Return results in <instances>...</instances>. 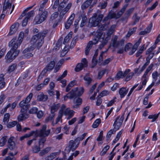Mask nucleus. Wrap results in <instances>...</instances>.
<instances>
[{"label": "nucleus", "mask_w": 160, "mask_h": 160, "mask_svg": "<svg viewBox=\"0 0 160 160\" xmlns=\"http://www.w3.org/2000/svg\"><path fill=\"white\" fill-rule=\"evenodd\" d=\"M46 73V72H45V71H44L43 70L39 76L37 80L38 81H39L41 79L43 78V77Z\"/></svg>", "instance_id": "69168bd1"}, {"label": "nucleus", "mask_w": 160, "mask_h": 160, "mask_svg": "<svg viewBox=\"0 0 160 160\" xmlns=\"http://www.w3.org/2000/svg\"><path fill=\"white\" fill-rule=\"evenodd\" d=\"M159 113L157 114L150 115L148 117L149 119H152V122H154L158 117Z\"/></svg>", "instance_id": "a18cd8bd"}, {"label": "nucleus", "mask_w": 160, "mask_h": 160, "mask_svg": "<svg viewBox=\"0 0 160 160\" xmlns=\"http://www.w3.org/2000/svg\"><path fill=\"white\" fill-rule=\"evenodd\" d=\"M21 113L18 116V119L19 121H21L27 118L28 117V114L27 113V110H21Z\"/></svg>", "instance_id": "9d476101"}, {"label": "nucleus", "mask_w": 160, "mask_h": 160, "mask_svg": "<svg viewBox=\"0 0 160 160\" xmlns=\"http://www.w3.org/2000/svg\"><path fill=\"white\" fill-rule=\"evenodd\" d=\"M82 102V99L79 98V97H75L73 100L74 105L72 106L73 108H78L79 105L81 104Z\"/></svg>", "instance_id": "9b49d317"}, {"label": "nucleus", "mask_w": 160, "mask_h": 160, "mask_svg": "<svg viewBox=\"0 0 160 160\" xmlns=\"http://www.w3.org/2000/svg\"><path fill=\"white\" fill-rule=\"evenodd\" d=\"M55 65V62L54 61H51L43 70L46 72L48 71L52 70L54 67Z\"/></svg>", "instance_id": "aec40b11"}, {"label": "nucleus", "mask_w": 160, "mask_h": 160, "mask_svg": "<svg viewBox=\"0 0 160 160\" xmlns=\"http://www.w3.org/2000/svg\"><path fill=\"white\" fill-rule=\"evenodd\" d=\"M109 148V146L108 145H107L106 146L104 147L102 151L100 153V154L101 156H103L105 154L107 150Z\"/></svg>", "instance_id": "de8ad7c7"}, {"label": "nucleus", "mask_w": 160, "mask_h": 160, "mask_svg": "<svg viewBox=\"0 0 160 160\" xmlns=\"http://www.w3.org/2000/svg\"><path fill=\"white\" fill-rule=\"evenodd\" d=\"M75 142L73 140H70L69 141L68 146L67 147L65 148V151L69 153L71 150L72 151H74L78 147L77 145H75Z\"/></svg>", "instance_id": "1a4fd4ad"}, {"label": "nucleus", "mask_w": 160, "mask_h": 160, "mask_svg": "<svg viewBox=\"0 0 160 160\" xmlns=\"http://www.w3.org/2000/svg\"><path fill=\"white\" fill-rule=\"evenodd\" d=\"M46 138L45 137H42L40 139L39 142V146H40L42 144V147L44 146V144L46 141Z\"/></svg>", "instance_id": "603ef678"}, {"label": "nucleus", "mask_w": 160, "mask_h": 160, "mask_svg": "<svg viewBox=\"0 0 160 160\" xmlns=\"http://www.w3.org/2000/svg\"><path fill=\"white\" fill-rule=\"evenodd\" d=\"M116 131L115 130L113 129H111L108 132L106 137V139L107 141L109 139L112 134L114 133Z\"/></svg>", "instance_id": "e433bc0d"}, {"label": "nucleus", "mask_w": 160, "mask_h": 160, "mask_svg": "<svg viewBox=\"0 0 160 160\" xmlns=\"http://www.w3.org/2000/svg\"><path fill=\"white\" fill-rule=\"evenodd\" d=\"M72 6V3H69L65 8L62 9L59 15L60 19L61 20L63 18L64 15L68 11Z\"/></svg>", "instance_id": "f8f14e48"}, {"label": "nucleus", "mask_w": 160, "mask_h": 160, "mask_svg": "<svg viewBox=\"0 0 160 160\" xmlns=\"http://www.w3.org/2000/svg\"><path fill=\"white\" fill-rule=\"evenodd\" d=\"M108 15V17H109V18L111 19L112 18H117L116 14L114 12H112L111 11L109 12Z\"/></svg>", "instance_id": "4d7b16f0"}, {"label": "nucleus", "mask_w": 160, "mask_h": 160, "mask_svg": "<svg viewBox=\"0 0 160 160\" xmlns=\"http://www.w3.org/2000/svg\"><path fill=\"white\" fill-rule=\"evenodd\" d=\"M137 28L136 27H135L131 29H129L126 35V37L128 38L131 35L135 32Z\"/></svg>", "instance_id": "ea45409f"}, {"label": "nucleus", "mask_w": 160, "mask_h": 160, "mask_svg": "<svg viewBox=\"0 0 160 160\" xmlns=\"http://www.w3.org/2000/svg\"><path fill=\"white\" fill-rule=\"evenodd\" d=\"M47 126L46 125H43L42 128L39 131L37 132H35V135L36 133L38 134V136L39 137H46L48 136L50 133V130L48 129L46 130Z\"/></svg>", "instance_id": "0eeeda50"}, {"label": "nucleus", "mask_w": 160, "mask_h": 160, "mask_svg": "<svg viewBox=\"0 0 160 160\" xmlns=\"http://www.w3.org/2000/svg\"><path fill=\"white\" fill-rule=\"evenodd\" d=\"M134 8H132L128 9L126 12L125 15L127 17H128L130 14L132 12Z\"/></svg>", "instance_id": "680f3d73"}, {"label": "nucleus", "mask_w": 160, "mask_h": 160, "mask_svg": "<svg viewBox=\"0 0 160 160\" xmlns=\"http://www.w3.org/2000/svg\"><path fill=\"white\" fill-rule=\"evenodd\" d=\"M119 117L117 118L113 125V126H114L113 129L116 131H117L119 129L122 123L121 122L118 120V121L119 119Z\"/></svg>", "instance_id": "a211bd4d"}, {"label": "nucleus", "mask_w": 160, "mask_h": 160, "mask_svg": "<svg viewBox=\"0 0 160 160\" xmlns=\"http://www.w3.org/2000/svg\"><path fill=\"white\" fill-rule=\"evenodd\" d=\"M104 23L101 25H99L98 26L99 29L100 30L103 31L105 30L108 26L109 23V22H108L107 23Z\"/></svg>", "instance_id": "f704fd0d"}, {"label": "nucleus", "mask_w": 160, "mask_h": 160, "mask_svg": "<svg viewBox=\"0 0 160 160\" xmlns=\"http://www.w3.org/2000/svg\"><path fill=\"white\" fill-rule=\"evenodd\" d=\"M67 74V70L65 71L60 76H59L58 78L57 79V81H60L63 78H64L66 77V76Z\"/></svg>", "instance_id": "bf43d9fd"}, {"label": "nucleus", "mask_w": 160, "mask_h": 160, "mask_svg": "<svg viewBox=\"0 0 160 160\" xmlns=\"http://www.w3.org/2000/svg\"><path fill=\"white\" fill-rule=\"evenodd\" d=\"M14 44L13 45H10V42L9 43L8 46L9 47H11V51H12V52L13 54V55H14V56L15 57H15L18 55V54L19 52V51L18 50H17V48L18 47H17L16 48H15L13 46L14 45Z\"/></svg>", "instance_id": "5701e85b"}, {"label": "nucleus", "mask_w": 160, "mask_h": 160, "mask_svg": "<svg viewBox=\"0 0 160 160\" xmlns=\"http://www.w3.org/2000/svg\"><path fill=\"white\" fill-rule=\"evenodd\" d=\"M93 0H87L81 6V8L83 10L88 8L91 4Z\"/></svg>", "instance_id": "cd10ccee"}, {"label": "nucleus", "mask_w": 160, "mask_h": 160, "mask_svg": "<svg viewBox=\"0 0 160 160\" xmlns=\"http://www.w3.org/2000/svg\"><path fill=\"white\" fill-rule=\"evenodd\" d=\"M55 115V113H51V114H50L45 119V122H48L50 121H51L52 122V125H54L53 121Z\"/></svg>", "instance_id": "b1692460"}, {"label": "nucleus", "mask_w": 160, "mask_h": 160, "mask_svg": "<svg viewBox=\"0 0 160 160\" xmlns=\"http://www.w3.org/2000/svg\"><path fill=\"white\" fill-rule=\"evenodd\" d=\"M137 13H135L133 16V18H134L135 20L134 22L132 24L133 25H135L136 23L138 22L139 20L140 17L137 16Z\"/></svg>", "instance_id": "49530a36"}, {"label": "nucleus", "mask_w": 160, "mask_h": 160, "mask_svg": "<svg viewBox=\"0 0 160 160\" xmlns=\"http://www.w3.org/2000/svg\"><path fill=\"white\" fill-rule=\"evenodd\" d=\"M84 80L86 81L85 84L87 86H88L92 82V79L89 77V73H86L83 77Z\"/></svg>", "instance_id": "6ab92c4d"}, {"label": "nucleus", "mask_w": 160, "mask_h": 160, "mask_svg": "<svg viewBox=\"0 0 160 160\" xmlns=\"http://www.w3.org/2000/svg\"><path fill=\"white\" fill-rule=\"evenodd\" d=\"M124 78V77H123V73L122 71L118 72L115 77V79L118 80H119L121 78Z\"/></svg>", "instance_id": "c9c22d12"}, {"label": "nucleus", "mask_w": 160, "mask_h": 160, "mask_svg": "<svg viewBox=\"0 0 160 160\" xmlns=\"http://www.w3.org/2000/svg\"><path fill=\"white\" fill-rule=\"evenodd\" d=\"M156 45H153L147 50L146 54V55H148V56L146 58V61H150V60L153 57L154 52H153V50L156 48Z\"/></svg>", "instance_id": "6e6552de"}, {"label": "nucleus", "mask_w": 160, "mask_h": 160, "mask_svg": "<svg viewBox=\"0 0 160 160\" xmlns=\"http://www.w3.org/2000/svg\"><path fill=\"white\" fill-rule=\"evenodd\" d=\"M58 15V12H55L52 13L50 18V21H52L55 18H57Z\"/></svg>", "instance_id": "c03bdc74"}, {"label": "nucleus", "mask_w": 160, "mask_h": 160, "mask_svg": "<svg viewBox=\"0 0 160 160\" xmlns=\"http://www.w3.org/2000/svg\"><path fill=\"white\" fill-rule=\"evenodd\" d=\"M84 66V64L82 63H78L77 65L75 70L77 72H78L81 70Z\"/></svg>", "instance_id": "4c0bfd02"}, {"label": "nucleus", "mask_w": 160, "mask_h": 160, "mask_svg": "<svg viewBox=\"0 0 160 160\" xmlns=\"http://www.w3.org/2000/svg\"><path fill=\"white\" fill-rule=\"evenodd\" d=\"M133 75L134 73L133 72H132L130 73L126 78L125 81L126 82L129 81L132 78Z\"/></svg>", "instance_id": "774afa93"}, {"label": "nucleus", "mask_w": 160, "mask_h": 160, "mask_svg": "<svg viewBox=\"0 0 160 160\" xmlns=\"http://www.w3.org/2000/svg\"><path fill=\"white\" fill-rule=\"evenodd\" d=\"M48 1V0H43V2L40 5V8L39 9V11H43V10H44L43 9L45 7V4Z\"/></svg>", "instance_id": "09e8293b"}, {"label": "nucleus", "mask_w": 160, "mask_h": 160, "mask_svg": "<svg viewBox=\"0 0 160 160\" xmlns=\"http://www.w3.org/2000/svg\"><path fill=\"white\" fill-rule=\"evenodd\" d=\"M81 17L82 18V21L80 25L81 27H82L87 23V18L86 16L83 13L81 14Z\"/></svg>", "instance_id": "bb28decb"}, {"label": "nucleus", "mask_w": 160, "mask_h": 160, "mask_svg": "<svg viewBox=\"0 0 160 160\" xmlns=\"http://www.w3.org/2000/svg\"><path fill=\"white\" fill-rule=\"evenodd\" d=\"M74 17L75 14H72L69 18L65 23V27L66 29H68L70 28L73 22Z\"/></svg>", "instance_id": "ddd939ff"}, {"label": "nucleus", "mask_w": 160, "mask_h": 160, "mask_svg": "<svg viewBox=\"0 0 160 160\" xmlns=\"http://www.w3.org/2000/svg\"><path fill=\"white\" fill-rule=\"evenodd\" d=\"M35 131H32L30 133L28 134H27L24 135L21 137L20 138V140L21 141H22L24 140L25 138L29 137L33 135L34 133H35Z\"/></svg>", "instance_id": "72a5a7b5"}, {"label": "nucleus", "mask_w": 160, "mask_h": 160, "mask_svg": "<svg viewBox=\"0 0 160 160\" xmlns=\"http://www.w3.org/2000/svg\"><path fill=\"white\" fill-rule=\"evenodd\" d=\"M72 37V34L69 33L65 37L64 39L63 44H65L67 43L70 40Z\"/></svg>", "instance_id": "37998d69"}, {"label": "nucleus", "mask_w": 160, "mask_h": 160, "mask_svg": "<svg viewBox=\"0 0 160 160\" xmlns=\"http://www.w3.org/2000/svg\"><path fill=\"white\" fill-rule=\"evenodd\" d=\"M35 4H34L33 5L29 7H28V8H26L22 12L21 15V17H22L25 16V13L28 11L29 10L31 9L32 7L34 6Z\"/></svg>", "instance_id": "052dcab7"}, {"label": "nucleus", "mask_w": 160, "mask_h": 160, "mask_svg": "<svg viewBox=\"0 0 160 160\" xmlns=\"http://www.w3.org/2000/svg\"><path fill=\"white\" fill-rule=\"evenodd\" d=\"M24 36V33L23 32H21L19 35L18 38H14L10 41V45H15L13 46L14 48H16L18 47V46L21 44Z\"/></svg>", "instance_id": "423d86ee"}, {"label": "nucleus", "mask_w": 160, "mask_h": 160, "mask_svg": "<svg viewBox=\"0 0 160 160\" xmlns=\"http://www.w3.org/2000/svg\"><path fill=\"white\" fill-rule=\"evenodd\" d=\"M116 27V25L115 24L112 25L109 29L108 31V32L107 33V35L108 36V37H110L111 35L112 34L113 32L114 29Z\"/></svg>", "instance_id": "7c9ffc66"}, {"label": "nucleus", "mask_w": 160, "mask_h": 160, "mask_svg": "<svg viewBox=\"0 0 160 160\" xmlns=\"http://www.w3.org/2000/svg\"><path fill=\"white\" fill-rule=\"evenodd\" d=\"M101 120L100 118L97 119L92 124V127L93 128H97L100 123L101 122Z\"/></svg>", "instance_id": "58836bf2"}, {"label": "nucleus", "mask_w": 160, "mask_h": 160, "mask_svg": "<svg viewBox=\"0 0 160 160\" xmlns=\"http://www.w3.org/2000/svg\"><path fill=\"white\" fill-rule=\"evenodd\" d=\"M101 12L100 10H98L97 12L94 13L92 17L90 18L89 23L91 24L92 26L96 27L98 26L101 21L103 17V15L101 14Z\"/></svg>", "instance_id": "f03ea898"}, {"label": "nucleus", "mask_w": 160, "mask_h": 160, "mask_svg": "<svg viewBox=\"0 0 160 160\" xmlns=\"http://www.w3.org/2000/svg\"><path fill=\"white\" fill-rule=\"evenodd\" d=\"M128 92V90H126V88L122 87L120 89L119 94L121 98H123L126 95Z\"/></svg>", "instance_id": "a878e982"}, {"label": "nucleus", "mask_w": 160, "mask_h": 160, "mask_svg": "<svg viewBox=\"0 0 160 160\" xmlns=\"http://www.w3.org/2000/svg\"><path fill=\"white\" fill-rule=\"evenodd\" d=\"M5 0V3L4 4L3 9H2V13H5V11L8 9H10L12 6V4L11 3Z\"/></svg>", "instance_id": "393cba45"}, {"label": "nucleus", "mask_w": 160, "mask_h": 160, "mask_svg": "<svg viewBox=\"0 0 160 160\" xmlns=\"http://www.w3.org/2000/svg\"><path fill=\"white\" fill-rule=\"evenodd\" d=\"M62 115H63V114H62V110L59 111V112L58 115L56 119V122L55 123V124H57L58 123L59 121L61 119V118L62 116Z\"/></svg>", "instance_id": "8fccbe9b"}, {"label": "nucleus", "mask_w": 160, "mask_h": 160, "mask_svg": "<svg viewBox=\"0 0 160 160\" xmlns=\"http://www.w3.org/2000/svg\"><path fill=\"white\" fill-rule=\"evenodd\" d=\"M50 148H47L43 149L39 153V154L40 156H42L43 155L47 154L50 150Z\"/></svg>", "instance_id": "a19ab883"}, {"label": "nucleus", "mask_w": 160, "mask_h": 160, "mask_svg": "<svg viewBox=\"0 0 160 160\" xmlns=\"http://www.w3.org/2000/svg\"><path fill=\"white\" fill-rule=\"evenodd\" d=\"M84 91L83 88L81 87L78 91L77 88L72 89L71 91L67 93L68 98L71 99L77 97H79L82 95Z\"/></svg>", "instance_id": "7ed1b4c3"}, {"label": "nucleus", "mask_w": 160, "mask_h": 160, "mask_svg": "<svg viewBox=\"0 0 160 160\" xmlns=\"http://www.w3.org/2000/svg\"><path fill=\"white\" fill-rule=\"evenodd\" d=\"M19 105L21 108V110L22 111L27 110L29 107V104L25 100H23L21 101L19 103Z\"/></svg>", "instance_id": "2eb2a0df"}, {"label": "nucleus", "mask_w": 160, "mask_h": 160, "mask_svg": "<svg viewBox=\"0 0 160 160\" xmlns=\"http://www.w3.org/2000/svg\"><path fill=\"white\" fill-rule=\"evenodd\" d=\"M34 10H32L29 12L27 14V17H26L28 18V19L31 17H32L34 15Z\"/></svg>", "instance_id": "e2e57ef3"}, {"label": "nucleus", "mask_w": 160, "mask_h": 160, "mask_svg": "<svg viewBox=\"0 0 160 160\" xmlns=\"http://www.w3.org/2000/svg\"><path fill=\"white\" fill-rule=\"evenodd\" d=\"M59 107V104H55L52 106L51 108V113H55V112H56L58 110Z\"/></svg>", "instance_id": "473e14b6"}, {"label": "nucleus", "mask_w": 160, "mask_h": 160, "mask_svg": "<svg viewBox=\"0 0 160 160\" xmlns=\"http://www.w3.org/2000/svg\"><path fill=\"white\" fill-rule=\"evenodd\" d=\"M7 138V136L3 137L0 140V146H3L5 144L6 142Z\"/></svg>", "instance_id": "864d4df0"}, {"label": "nucleus", "mask_w": 160, "mask_h": 160, "mask_svg": "<svg viewBox=\"0 0 160 160\" xmlns=\"http://www.w3.org/2000/svg\"><path fill=\"white\" fill-rule=\"evenodd\" d=\"M17 124V122L16 121H14L12 122H9L8 125V128H11L14 127L15 125Z\"/></svg>", "instance_id": "338daca9"}, {"label": "nucleus", "mask_w": 160, "mask_h": 160, "mask_svg": "<svg viewBox=\"0 0 160 160\" xmlns=\"http://www.w3.org/2000/svg\"><path fill=\"white\" fill-rule=\"evenodd\" d=\"M10 114L8 113L5 114L4 116L3 121L5 123H7L9 121Z\"/></svg>", "instance_id": "3c124183"}, {"label": "nucleus", "mask_w": 160, "mask_h": 160, "mask_svg": "<svg viewBox=\"0 0 160 160\" xmlns=\"http://www.w3.org/2000/svg\"><path fill=\"white\" fill-rule=\"evenodd\" d=\"M17 67V64L15 63L13 64L10 66L8 69V72L9 73L13 71Z\"/></svg>", "instance_id": "79ce46f5"}, {"label": "nucleus", "mask_w": 160, "mask_h": 160, "mask_svg": "<svg viewBox=\"0 0 160 160\" xmlns=\"http://www.w3.org/2000/svg\"><path fill=\"white\" fill-rule=\"evenodd\" d=\"M40 146L37 145L34 146L32 148V151L33 152L36 153L39 152L40 150Z\"/></svg>", "instance_id": "6e6d98bb"}, {"label": "nucleus", "mask_w": 160, "mask_h": 160, "mask_svg": "<svg viewBox=\"0 0 160 160\" xmlns=\"http://www.w3.org/2000/svg\"><path fill=\"white\" fill-rule=\"evenodd\" d=\"M19 26V23L18 22L13 24L11 27L10 32L9 33V35H11L15 33L18 29Z\"/></svg>", "instance_id": "4468645a"}, {"label": "nucleus", "mask_w": 160, "mask_h": 160, "mask_svg": "<svg viewBox=\"0 0 160 160\" xmlns=\"http://www.w3.org/2000/svg\"><path fill=\"white\" fill-rule=\"evenodd\" d=\"M107 73L108 72V70L107 68H105L98 72V78L99 79H101L103 75L106 73Z\"/></svg>", "instance_id": "c756f323"}, {"label": "nucleus", "mask_w": 160, "mask_h": 160, "mask_svg": "<svg viewBox=\"0 0 160 160\" xmlns=\"http://www.w3.org/2000/svg\"><path fill=\"white\" fill-rule=\"evenodd\" d=\"M108 94V91H102L97 97L98 98H101L103 96L107 95Z\"/></svg>", "instance_id": "13d9d810"}, {"label": "nucleus", "mask_w": 160, "mask_h": 160, "mask_svg": "<svg viewBox=\"0 0 160 160\" xmlns=\"http://www.w3.org/2000/svg\"><path fill=\"white\" fill-rule=\"evenodd\" d=\"M113 58V57H112L110 58H109L106 59H105L104 62L103 64V65H105L108 64L111 61Z\"/></svg>", "instance_id": "0e129e2a"}, {"label": "nucleus", "mask_w": 160, "mask_h": 160, "mask_svg": "<svg viewBox=\"0 0 160 160\" xmlns=\"http://www.w3.org/2000/svg\"><path fill=\"white\" fill-rule=\"evenodd\" d=\"M108 41V38H106L105 39H103L101 43L100 44L98 47V49L100 50H101L107 44Z\"/></svg>", "instance_id": "c85d7f7f"}, {"label": "nucleus", "mask_w": 160, "mask_h": 160, "mask_svg": "<svg viewBox=\"0 0 160 160\" xmlns=\"http://www.w3.org/2000/svg\"><path fill=\"white\" fill-rule=\"evenodd\" d=\"M127 5L124 6L122 8V9L117 13V14H116L117 16V18H118L121 16L123 13L124 12L127 7Z\"/></svg>", "instance_id": "2f4dec72"}, {"label": "nucleus", "mask_w": 160, "mask_h": 160, "mask_svg": "<svg viewBox=\"0 0 160 160\" xmlns=\"http://www.w3.org/2000/svg\"><path fill=\"white\" fill-rule=\"evenodd\" d=\"M102 36V33L99 32H96L95 34L93 39L92 41H93V43L94 44H97L98 42L99 39H100Z\"/></svg>", "instance_id": "412c9836"}, {"label": "nucleus", "mask_w": 160, "mask_h": 160, "mask_svg": "<svg viewBox=\"0 0 160 160\" xmlns=\"http://www.w3.org/2000/svg\"><path fill=\"white\" fill-rule=\"evenodd\" d=\"M118 38L115 36L113 40L112 46L114 47L117 48L118 50L117 51L118 53L122 54L123 52V46L124 40L122 39L120 42L117 41Z\"/></svg>", "instance_id": "20e7f679"}, {"label": "nucleus", "mask_w": 160, "mask_h": 160, "mask_svg": "<svg viewBox=\"0 0 160 160\" xmlns=\"http://www.w3.org/2000/svg\"><path fill=\"white\" fill-rule=\"evenodd\" d=\"M13 54L11 51H9L5 57V59H6V62L7 63H10L12 62V60L14 59L15 57L13 56Z\"/></svg>", "instance_id": "dca6fc26"}, {"label": "nucleus", "mask_w": 160, "mask_h": 160, "mask_svg": "<svg viewBox=\"0 0 160 160\" xmlns=\"http://www.w3.org/2000/svg\"><path fill=\"white\" fill-rule=\"evenodd\" d=\"M14 138L13 137H11L8 140V148L11 150H13L16 148L15 143L14 142L12 141Z\"/></svg>", "instance_id": "f3484780"}, {"label": "nucleus", "mask_w": 160, "mask_h": 160, "mask_svg": "<svg viewBox=\"0 0 160 160\" xmlns=\"http://www.w3.org/2000/svg\"><path fill=\"white\" fill-rule=\"evenodd\" d=\"M48 33L47 30H44L34 35L31 40V43L35 45L38 49L44 42V38Z\"/></svg>", "instance_id": "f257e3e1"}, {"label": "nucleus", "mask_w": 160, "mask_h": 160, "mask_svg": "<svg viewBox=\"0 0 160 160\" xmlns=\"http://www.w3.org/2000/svg\"><path fill=\"white\" fill-rule=\"evenodd\" d=\"M41 12L37 15L34 19V22L35 24H39L44 21L47 18L48 12L46 10H44L43 11H41Z\"/></svg>", "instance_id": "39448f33"}, {"label": "nucleus", "mask_w": 160, "mask_h": 160, "mask_svg": "<svg viewBox=\"0 0 160 160\" xmlns=\"http://www.w3.org/2000/svg\"><path fill=\"white\" fill-rule=\"evenodd\" d=\"M38 110V109L37 108L35 107H33L31 108V109L29 111V113L31 114H34L36 113Z\"/></svg>", "instance_id": "5fc2aeb1"}, {"label": "nucleus", "mask_w": 160, "mask_h": 160, "mask_svg": "<svg viewBox=\"0 0 160 160\" xmlns=\"http://www.w3.org/2000/svg\"><path fill=\"white\" fill-rule=\"evenodd\" d=\"M48 98V96L44 95L42 92L39 93L37 96V100L39 101L45 102L47 100Z\"/></svg>", "instance_id": "4be33fe9"}]
</instances>
